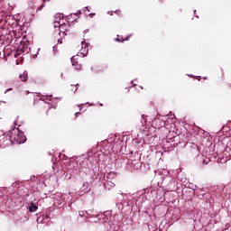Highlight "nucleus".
<instances>
[{"instance_id": "obj_1", "label": "nucleus", "mask_w": 231, "mask_h": 231, "mask_svg": "<svg viewBox=\"0 0 231 231\" xmlns=\"http://www.w3.org/2000/svg\"><path fill=\"white\" fill-rule=\"evenodd\" d=\"M11 141L14 143L16 142V143H24L26 142V136H24L23 132L17 131L11 135Z\"/></svg>"}, {"instance_id": "obj_2", "label": "nucleus", "mask_w": 231, "mask_h": 231, "mask_svg": "<svg viewBox=\"0 0 231 231\" xmlns=\"http://www.w3.org/2000/svg\"><path fill=\"white\" fill-rule=\"evenodd\" d=\"M82 46H84V48H83V51H81V55H88V49H86L88 44L82 42Z\"/></svg>"}, {"instance_id": "obj_3", "label": "nucleus", "mask_w": 231, "mask_h": 231, "mask_svg": "<svg viewBox=\"0 0 231 231\" xmlns=\"http://www.w3.org/2000/svg\"><path fill=\"white\" fill-rule=\"evenodd\" d=\"M20 79H22L23 82H26L28 80V73H23V75L20 76Z\"/></svg>"}, {"instance_id": "obj_4", "label": "nucleus", "mask_w": 231, "mask_h": 231, "mask_svg": "<svg viewBox=\"0 0 231 231\" xmlns=\"http://www.w3.org/2000/svg\"><path fill=\"white\" fill-rule=\"evenodd\" d=\"M54 28H60V30H62V28H64V25L60 24V23L59 22H55Z\"/></svg>"}, {"instance_id": "obj_5", "label": "nucleus", "mask_w": 231, "mask_h": 231, "mask_svg": "<svg viewBox=\"0 0 231 231\" xmlns=\"http://www.w3.org/2000/svg\"><path fill=\"white\" fill-rule=\"evenodd\" d=\"M30 212H35L37 210V206L35 204H32L29 208Z\"/></svg>"}, {"instance_id": "obj_6", "label": "nucleus", "mask_w": 231, "mask_h": 231, "mask_svg": "<svg viewBox=\"0 0 231 231\" xmlns=\"http://www.w3.org/2000/svg\"><path fill=\"white\" fill-rule=\"evenodd\" d=\"M72 66H75L77 64V61H75V57L71 59Z\"/></svg>"}, {"instance_id": "obj_7", "label": "nucleus", "mask_w": 231, "mask_h": 231, "mask_svg": "<svg viewBox=\"0 0 231 231\" xmlns=\"http://www.w3.org/2000/svg\"><path fill=\"white\" fill-rule=\"evenodd\" d=\"M65 33H66V32H62V31H60V35L64 36V35H65Z\"/></svg>"}, {"instance_id": "obj_8", "label": "nucleus", "mask_w": 231, "mask_h": 231, "mask_svg": "<svg viewBox=\"0 0 231 231\" xmlns=\"http://www.w3.org/2000/svg\"><path fill=\"white\" fill-rule=\"evenodd\" d=\"M80 68H82V66H81V65H78V66L76 67V69H80Z\"/></svg>"}, {"instance_id": "obj_9", "label": "nucleus", "mask_w": 231, "mask_h": 231, "mask_svg": "<svg viewBox=\"0 0 231 231\" xmlns=\"http://www.w3.org/2000/svg\"><path fill=\"white\" fill-rule=\"evenodd\" d=\"M58 42H60V44L62 43V41H60V40H58Z\"/></svg>"}, {"instance_id": "obj_10", "label": "nucleus", "mask_w": 231, "mask_h": 231, "mask_svg": "<svg viewBox=\"0 0 231 231\" xmlns=\"http://www.w3.org/2000/svg\"><path fill=\"white\" fill-rule=\"evenodd\" d=\"M90 17H93V14H90Z\"/></svg>"}, {"instance_id": "obj_11", "label": "nucleus", "mask_w": 231, "mask_h": 231, "mask_svg": "<svg viewBox=\"0 0 231 231\" xmlns=\"http://www.w3.org/2000/svg\"><path fill=\"white\" fill-rule=\"evenodd\" d=\"M69 178H71V175H69Z\"/></svg>"}]
</instances>
